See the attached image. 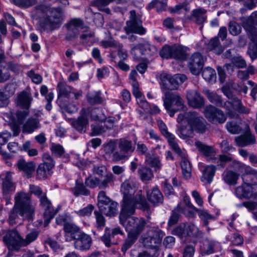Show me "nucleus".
<instances>
[{
	"label": "nucleus",
	"mask_w": 257,
	"mask_h": 257,
	"mask_svg": "<svg viewBox=\"0 0 257 257\" xmlns=\"http://www.w3.org/2000/svg\"><path fill=\"white\" fill-rule=\"evenodd\" d=\"M31 16L38 20L37 30L41 33H52L59 29L64 18V11L61 7H52L43 3L34 7Z\"/></svg>",
	"instance_id": "nucleus-1"
},
{
	"label": "nucleus",
	"mask_w": 257,
	"mask_h": 257,
	"mask_svg": "<svg viewBox=\"0 0 257 257\" xmlns=\"http://www.w3.org/2000/svg\"><path fill=\"white\" fill-rule=\"evenodd\" d=\"M120 190L123 195L121 209L138 206V207L142 208L144 211H150V205L142 196V190L136 192L135 184L133 181H124L121 184Z\"/></svg>",
	"instance_id": "nucleus-2"
},
{
	"label": "nucleus",
	"mask_w": 257,
	"mask_h": 257,
	"mask_svg": "<svg viewBox=\"0 0 257 257\" xmlns=\"http://www.w3.org/2000/svg\"><path fill=\"white\" fill-rule=\"evenodd\" d=\"M137 207H130L121 209L119 223L127 232L139 236L147 225V221L143 217H131L135 214Z\"/></svg>",
	"instance_id": "nucleus-3"
},
{
	"label": "nucleus",
	"mask_w": 257,
	"mask_h": 257,
	"mask_svg": "<svg viewBox=\"0 0 257 257\" xmlns=\"http://www.w3.org/2000/svg\"><path fill=\"white\" fill-rule=\"evenodd\" d=\"M242 26L250 40L247 53L251 59L257 57V29L253 24L257 25V11L253 12L247 18H240Z\"/></svg>",
	"instance_id": "nucleus-4"
},
{
	"label": "nucleus",
	"mask_w": 257,
	"mask_h": 257,
	"mask_svg": "<svg viewBox=\"0 0 257 257\" xmlns=\"http://www.w3.org/2000/svg\"><path fill=\"white\" fill-rule=\"evenodd\" d=\"M14 206L19 209V215L24 219H32L35 207L32 204L31 194L24 192H18L15 196Z\"/></svg>",
	"instance_id": "nucleus-5"
},
{
	"label": "nucleus",
	"mask_w": 257,
	"mask_h": 257,
	"mask_svg": "<svg viewBox=\"0 0 257 257\" xmlns=\"http://www.w3.org/2000/svg\"><path fill=\"white\" fill-rule=\"evenodd\" d=\"M184 120L188 124H190L194 132L202 134L207 130V121L196 111L186 112L179 114L177 118V122L181 123Z\"/></svg>",
	"instance_id": "nucleus-6"
},
{
	"label": "nucleus",
	"mask_w": 257,
	"mask_h": 257,
	"mask_svg": "<svg viewBox=\"0 0 257 257\" xmlns=\"http://www.w3.org/2000/svg\"><path fill=\"white\" fill-rule=\"evenodd\" d=\"M163 97V105L171 117H173L176 112L184 109L183 99L178 93L170 91H164Z\"/></svg>",
	"instance_id": "nucleus-7"
},
{
	"label": "nucleus",
	"mask_w": 257,
	"mask_h": 257,
	"mask_svg": "<svg viewBox=\"0 0 257 257\" xmlns=\"http://www.w3.org/2000/svg\"><path fill=\"white\" fill-rule=\"evenodd\" d=\"M164 236V232L159 227L153 226L142 235L140 241L144 246L153 248L162 242Z\"/></svg>",
	"instance_id": "nucleus-8"
},
{
	"label": "nucleus",
	"mask_w": 257,
	"mask_h": 257,
	"mask_svg": "<svg viewBox=\"0 0 257 257\" xmlns=\"http://www.w3.org/2000/svg\"><path fill=\"white\" fill-rule=\"evenodd\" d=\"M219 106L223 108L226 112V114L230 118H237L238 114L235 112L237 111L240 113H247L249 112L248 109L244 107L241 103V100L237 97H233L232 99L221 101V105Z\"/></svg>",
	"instance_id": "nucleus-9"
},
{
	"label": "nucleus",
	"mask_w": 257,
	"mask_h": 257,
	"mask_svg": "<svg viewBox=\"0 0 257 257\" xmlns=\"http://www.w3.org/2000/svg\"><path fill=\"white\" fill-rule=\"evenodd\" d=\"M117 146L118 151H115L112 155V160L115 162L127 159L135 150L132 142L125 138L117 140Z\"/></svg>",
	"instance_id": "nucleus-10"
},
{
	"label": "nucleus",
	"mask_w": 257,
	"mask_h": 257,
	"mask_svg": "<svg viewBox=\"0 0 257 257\" xmlns=\"http://www.w3.org/2000/svg\"><path fill=\"white\" fill-rule=\"evenodd\" d=\"M130 20L126 22L124 29L126 34L136 33L140 35L146 34V30L143 27V22L140 18L136 16V11H130Z\"/></svg>",
	"instance_id": "nucleus-11"
},
{
	"label": "nucleus",
	"mask_w": 257,
	"mask_h": 257,
	"mask_svg": "<svg viewBox=\"0 0 257 257\" xmlns=\"http://www.w3.org/2000/svg\"><path fill=\"white\" fill-rule=\"evenodd\" d=\"M3 241L9 250L18 251L22 246V237L15 229L8 230L3 237Z\"/></svg>",
	"instance_id": "nucleus-12"
},
{
	"label": "nucleus",
	"mask_w": 257,
	"mask_h": 257,
	"mask_svg": "<svg viewBox=\"0 0 257 257\" xmlns=\"http://www.w3.org/2000/svg\"><path fill=\"white\" fill-rule=\"evenodd\" d=\"M203 113L206 118L212 123H222L226 119L223 111L211 105L206 106Z\"/></svg>",
	"instance_id": "nucleus-13"
},
{
	"label": "nucleus",
	"mask_w": 257,
	"mask_h": 257,
	"mask_svg": "<svg viewBox=\"0 0 257 257\" xmlns=\"http://www.w3.org/2000/svg\"><path fill=\"white\" fill-rule=\"evenodd\" d=\"M157 52V48L153 45L148 43L139 44L134 46L131 50V53L137 59H141L142 55L151 56Z\"/></svg>",
	"instance_id": "nucleus-14"
},
{
	"label": "nucleus",
	"mask_w": 257,
	"mask_h": 257,
	"mask_svg": "<svg viewBox=\"0 0 257 257\" xmlns=\"http://www.w3.org/2000/svg\"><path fill=\"white\" fill-rule=\"evenodd\" d=\"M66 27L67 32L65 38L67 41L74 40L79 35L80 31L85 28L82 21L79 19L71 20Z\"/></svg>",
	"instance_id": "nucleus-15"
},
{
	"label": "nucleus",
	"mask_w": 257,
	"mask_h": 257,
	"mask_svg": "<svg viewBox=\"0 0 257 257\" xmlns=\"http://www.w3.org/2000/svg\"><path fill=\"white\" fill-rule=\"evenodd\" d=\"M39 200L41 205L45 209L44 212V225L45 227H46L57 213V210H55L52 207L50 201L48 199L46 196V193L41 197Z\"/></svg>",
	"instance_id": "nucleus-16"
},
{
	"label": "nucleus",
	"mask_w": 257,
	"mask_h": 257,
	"mask_svg": "<svg viewBox=\"0 0 257 257\" xmlns=\"http://www.w3.org/2000/svg\"><path fill=\"white\" fill-rule=\"evenodd\" d=\"M204 59L198 52L193 53L189 59L188 66L191 72L195 75L199 74L203 68Z\"/></svg>",
	"instance_id": "nucleus-17"
},
{
	"label": "nucleus",
	"mask_w": 257,
	"mask_h": 257,
	"mask_svg": "<svg viewBox=\"0 0 257 257\" xmlns=\"http://www.w3.org/2000/svg\"><path fill=\"white\" fill-rule=\"evenodd\" d=\"M243 135L237 137L235 138L236 145L239 147H245L253 145L256 143L255 136L250 132L248 124H244V129L242 131Z\"/></svg>",
	"instance_id": "nucleus-18"
},
{
	"label": "nucleus",
	"mask_w": 257,
	"mask_h": 257,
	"mask_svg": "<svg viewBox=\"0 0 257 257\" xmlns=\"http://www.w3.org/2000/svg\"><path fill=\"white\" fill-rule=\"evenodd\" d=\"M74 247L76 249L85 250L89 249L92 244L91 236L83 232H81L75 238Z\"/></svg>",
	"instance_id": "nucleus-19"
},
{
	"label": "nucleus",
	"mask_w": 257,
	"mask_h": 257,
	"mask_svg": "<svg viewBox=\"0 0 257 257\" xmlns=\"http://www.w3.org/2000/svg\"><path fill=\"white\" fill-rule=\"evenodd\" d=\"M88 118L86 113V110L83 108L81 110L80 115L71 122L72 125L78 132L84 133L86 132L88 125Z\"/></svg>",
	"instance_id": "nucleus-20"
},
{
	"label": "nucleus",
	"mask_w": 257,
	"mask_h": 257,
	"mask_svg": "<svg viewBox=\"0 0 257 257\" xmlns=\"http://www.w3.org/2000/svg\"><path fill=\"white\" fill-rule=\"evenodd\" d=\"M16 166L19 170L22 171L27 178L32 177L36 169V164L34 162H26L22 159L18 160Z\"/></svg>",
	"instance_id": "nucleus-21"
},
{
	"label": "nucleus",
	"mask_w": 257,
	"mask_h": 257,
	"mask_svg": "<svg viewBox=\"0 0 257 257\" xmlns=\"http://www.w3.org/2000/svg\"><path fill=\"white\" fill-rule=\"evenodd\" d=\"M186 97L189 105L193 108H200L202 107L204 104L203 98L197 91H188Z\"/></svg>",
	"instance_id": "nucleus-22"
},
{
	"label": "nucleus",
	"mask_w": 257,
	"mask_h": 257,
	"mask_svg": "<svg viewBox=\"0 0 257 257\" xmlns=\"http://www.w3.org/2000/svg\"><path fill=\"white\" fill-rule=\"evenodd\" d=\"M235 194L240 199H248L252 197L257 198V194L253 193L252 187L243 182L241 185L235 188Z\"/></svg>",
	"instance_id": "nucleus-23"
},
{
	"label": "nucleus",
	"mask_w": 257,
	"mask_h": 257,
	"mask_svg": "<svg viewBox=\"0 0 257 257\" xmlns=\"http://www.w3.org/2000/svg\"><path fill=\"white\" fill-rule=\"evenodd\" d=\"M202 173L200 180L202 182L210 184L213 179L216 171V167L214 165L202 166L200 168Z\"/></svg>",
	"instance_id": "nucleus-24"
},
{
	"label": "nucleus",
	"mask_w": 257,
	"mask_h": 257,
	"mask_svg": "<svg viewBox=\"0 0 257 257\" xmlns=\"http://www.w3.org/2000/svg\"><path fill=\"white\" fill-rule=\"evenodd\" d=\"M241 178L245 184H247L251 187L252 185H257V171L247 167L245 172L241 175Z\"/></svg>",
	"instance_id": "nucleus-25"
},
{
	"label": "nucleus",
	"mask_w": 257,
	"mask_h": 257,
	"mask_svg": "<svg viewBox=\"0 0 257 257\" xmlns=\"http://www.w3.org/2000/svg\"><path fill=\"white\" fill-rule=\"evenodd\" d=\"M244 124H248L241 120H231L228 121L225 124L227 131L231 134H238L244 129Z\"/></svg>",
	"instance_id": "nucleus-26"
},
{
	"label": "nucleus",
	"mask_w": 257,
	"mask_h": 257,
	"mask_svg": "<svg viewBox=\"0 0 257 257\" xmlns=\"http://www.w3.org/2000/svg\"><path fill=\"white\" fill-rule=\"evenodd\" d=\"M64 230L65 232V237L67 241L74 239L81 232L80 228L75 224L65 223L64 225Z\"/></svg>",
	"instance_id": "nucleus-27"
},
{
	"label": "nucleus",
	"mask_w": 257,
	"mask_h": 257,
	"mask_svg": "<svg viewBox=\"0 0 257 257\" xmlns=\"http://www.w3.org/2000/svg\"><path fill=\"white\" fill-rule=\"evenodd\" d=\"M16 187L12 181V176L10 172H7L2 183V193L6 196L15 191Z\"/></svg>",
	"instance_id": "nucleus-28"
},
{
	"label": "nucleus",
	"mask_w": 257,
	"mask_h": 257,
	"mask_svg": "<svg viewBox=\"0 0 257 257\" xmlns=\"http://www.w3.org/2000/svg\"><path fill=\"white\" fill-rule=\"evenodd\" d=\"M54 166L52 165L40 164L36 170V176L38 179H45L51 175V170Z\"/></svg>",
	"instance_id": "nucleus-29"
},
{
	"label": "nucleus",
	"mask_w": 257,
	"mask_h": 257,
	"mask_svg": "<svg viewBox=\"0 0 257 257\" xmlns=\"http://www.w3.org/2000/svg\"><path fill=\"white\" fill-rule=\"evenodd\" d=\"M10 76L9 68L6 67L5 56L3 54H0V83L8 80Z\"/></svg>",
	"instance_id": "nucleus-30"
},
{
	"label": "nucleus",
	"mask_w": 257,
	"mask_h": 257,
	"mask_svg": "<svg viewBox=\"0 0 257 257\" xmlns=\"http://www.w3.org/2000/svg\"><path fill=\"white\" fill-rule=\"evenodd\" d=\"M180 125L178 129V134L180 138L182 139H187L192 138L194 136V132L190 124H184L180 123Z\"/></svg>",
	"instance_id": "nucleus-31"
},
{
	"label": "nucleus",
	"mask_w": 257,
	"mask_h": 257,
	"mask_svg": "<svg viewBox=\"0 0 257 257\" xmlns=\"http://www.w3.org/2000/svg\"><path fill=\"white\" fill-rule=\"evenodd\" d=\"M189 49L182 45H174L173 58L184 60L189 55Z\"/></svg>",
	"instance_id": "nucleus-32"
},
{
	"label": "nucleus",
	"mask_w": 257,
	"mask_h": 257,
	"mask_svg": "<svg viewBox=\"0 0 257 257\" xmlns=\"http://www.w3.org/2000/svg\"><path fill=\"white\" fill-rule=\"evenodd\" d=\"M40 127L39 120L36 118H29L23 126V132L32 133Z\"/></svg>",
	"instance_id": "nucleus-33"
},
{
	"label": "nucleus",
	"mask_w": 257,
	"mask_h": 257,
	"mask_svg": "<svg viewBox=\"0 0 257 257\" xmlns=\"http://www.w3.org/2000/svg\"><path fill=\"white\" fill-rule=\"evenodd\" d=\"M216 242L213 240L205 239L201 246L200 253L202 256L213 253L215 250Z\"/></svg>",
	"instance_id": "nucleus-34"
},
{
	"label": "nucleus",
	"mask_w": 257,
	"mask_h": 257,
	"mask_svg": "<svg viewBox=\"0 0 257 257\" xmlns=\"http://www.w3.org/2000/svg\"><path fill=\"white\" fill-rule=\"evenodd\" d=\"M239 177V174L231 170H226L222 174L223 181L229 185H235Z\"/></svg>",
	"instance_id": "nucleus-35"
},
{
	"label": "nucleus",
	"mask_w": 257,
	"mask_h": 257,
	"mask_svg": "<svg viewBox=\"0 0 257 257\" xmlns=\"http://www.w3.org/2000/svg\"><path fill=\"white\" fill-rule=\"evenodd\" d=\"M147 198L154 204L162 203L163 200V195L157 188H154L151 192L147 191Z\"/></svg>",
	"instance_id": "nucleus-36"
},
{
	"label": "nucleus",
	"mask_w": 257,
	"mask_h": 257,
	"mask_svg": "<svg viewBox=\"0 0 257 257\" xmlns=\"http://www.w3.org/2000/svg\"><path fill=\"white\" fill-rule=\"evenodd\" d=\"M33 100L30 93L23 91L18 97V104L23 108L28 109Z\"/></svg>",
	"instance_id": "nucleus-37"
},
{
	"label": "nucleus",
	"mask_w": 257,
	"mask_h": 257,
	"mask_svg": "<svg viewBox=\"0 0 257 257\" xmlns=\"http://www.w3.org/2000/svg\"><path fill=\"white\" fill-rule=\"evenodd\" d=\"M195 145L205 156L207 157H210V159L213 160L211 158L214 157L215 155V152L213 147L206 145L199 141L195 142Z\"/></svg>",
	"instance_id": "nucleus-38"
},
{
	"label": "nucleus",
	"mask_w": 257,
	"mask_h": 257,
	"mask_svg": "<svg viewBox=\"0 0 257 257\" xmlns=\"http://www.w3.org/2000/svg\"><path fill=\"white\" fill-rule=\"evenodd\" d=\"M206 49L217 55L220 54L223 50L217 37L213 38L209 41L206 45Z\"/></svg>",
	"instance_id": "nucleus-39"
},
{
	"label": "nucleus",
	"mask_w": 257,
	"mask_h": 257,
	"mask_svg": "<svg viewBox=\"0 0 257 257\" xmlns=\"http://www.w3.org/2000/svg\"><path fill=\"white\" fill-rule=\"evenodd\" d=\"M73 194L76 197L79 195L88 196L90 191L84 185L83 183L78 180L76 181L75 186L72 189Z\"/></svg>",
	"instance_id": "nucleus-40"
},
{
	"label": "nucleus",
	"mask_w": 257,
	"mask_h": 257,
	"mask_svg": "<svg viewBox=\"0 0 257 257\" xmlns=\"http://www.w3.org/2000/svg\"><path fill=\"white\" fill-rule=\"evenodd\" d=\"M206 10L203 8H198L192 12V17L196 23L198 24H203L206 20L205 14Z\"/></svg>",
	"instance_id": "nucleus-41"
},
{
	"label": "nucleus",
	"mask_w": 257,
	"mask_h": 257,
	"mask_svg": "<svg viewBox=\"0 0 257 257\" xmlns=\"http://www.w3.org/2000/svg\"><path fill=\"white\" fill-rule=\"evenodd\" d=\"M202 75L203 78L209 83L213 84L216 82V72L214 69L210 67H205L203 69Z\"/></svg>",
	"instance_id": "nucleus-42"
},
{
	"label": "nucleus",
	"mask_w": 257,
	"mask_h": 257,
	"mask_svg": "<svg viewBox=\"0 0 257 257\" xmlns=\"http://www.w3.org/2000/svg\"><path fill=\"white\" fill-rule=\"evenodd\" d=\"M104 210H100L102 213L107 216L111 217L115 216L117 213L118 204L114 201H112L105 205Z\"/></svg>",
	"instance_id": "nucleus-43"
},
{
	"label": "nucleus",
	"mask_w": 257,
	"mask_h": 257,
	"mask_svg": "<svg viewBox=\"0 0 257 257\" xmlns=\"http://www.w3.org/2000/svg\"><path fill=\"white\" fill-rule=\"evenodd\" d=\"M57 89L59 97H64L68 98L70 96V94L73 92V88L72 87L61 82L58 84Z\"/></svg>",
	"instance_id": "nucleus-44"
},
{
	"label": "nucleus",
	"mask_w": 257,
	"mask_h": 257,
	"mask_svg": "<svg viewBox=\"0 0 257 257\" xmlns=\"http://www.w3.org/2000/svg\"><path fill=\"white\" fill-rule=\"evenodd\" d=\"M101 95V93L100 91L89 92L87 95V101L92 105L101 103L103 101Z\"/></svg>",
	"instance_id": "nucleus-45"
},
{
	"label": "nucleus",
	"mask_w": 257,
	"mask_h": 257,
	"mask_svg": "<svg viewBox=\"0 0 257 257\" xmlns=\"http://www.w3.org/2000/svg\"><path fill=\"white\" fill-rule=\"evenodd\" d=\"M180 165L184 177L186 179L190 178L191 175V167L189 161L186 158L182 156Z\"/></svg>",
	"instance_id": "nucleus-46"
},
{
	"label": "nucleus",
	"mask_w": 257,
	"mask_h": 257,
	"mask_svg": "<svg viewBox=\"0 0 257 257\" xmlns=\"http://www.w3.org/2000/svg\"><path fill=\"white\" fill-rule=\"evenodd\" d=\"M204 92L208 100L211 103H214L218 106L221 105V101L222 100L221 97L218 95L216 92L208 89L204 90Z\"/></svg>",
	"instance_id": "nucleus-47"
},
{
	"label": "nucleus",
	"mask_w": 257,
	"mask_h": 257,
	"mask_svg": "<svg viewBox=\"0 0 257 257\" xmlns=\"http://www.w3.org/2000/svg\"><path fill=\"white\" fill-rule=\"evenodd\" d=\"M138 237V235L130 232H127V237L124 241V242L121 247V250L125 253L126 250L137 241Z\"/></svg>",
	"instance_id": "nucleus-48"
},
{
	"label": "nucleus",
	"mask_w": 257,
	"mask_h": 257,
	"mask_svg": "<svg viewBox=\"0 0 257 257\" xmlns=\"http://www.w3.org/2000/svg\"><path fill=\"white\" fill-rule=\"evenodd\" d=\"M167 2L165 0H153L149 4L148 8L151 9L156 7L158 12L165 11L167 6Z\"/></svg>",
	"instance_id": "nucleus-49"
},
{
	"label": "nucleus",
	"mask_w": 257,
	"mask_h": 257,
	"mask_svg": "<svg viewBox=\"0 0 257 257\" xmlns=\"http://www.w3.org/2000/svg\"><path fill=\"white\" fill-rule=\"evenodd\" d=\"M98 206L99 210H104L105 208L104 207L105 205L108 204V203H110L112 201H111L110 198L106 196L105 193L103 191H101L99 192L98 196Z\"/></svg>",
	"instance_id": "nucleus-50"
},
{
	"label": "nucleus",
	"mask_w": 257,
	"mask_h": 257,
	"mask_svg": "<svg viewBox=\"0 0 257 257\" xmlns=\"http://www.w3.org/2000/svg\"><path fill=\"white\" fill-rule=\"evenodd\" d=\"M138 174L143 181H148L151 180L153 177V174L152 170L146 167H142L138 170Z\"/></svg>",
	"instance_id": "nucleus-51"
},
{
	"label": "nucleus",
	"mask_w": 257,
	"mask_h": 257,
	"mask_svg": "<svg viewBox=\"0 0 257 257\" xmlns=\"http://www.w3.org/2000/svg\"><path fill=\"white\" fill-rule=\"evenodd\" d=\"M160 84L161 85V89L163 91L164 90L167 91L169 88V85L170 83V79L171 75L169 74L162 72L160 75Z\"/></svg>",
	"instance_id": "nucleus-52"
},
{
	"label": "nucleus",
	"mask_w": 257,
	"mask_h": 257,
	"mask_svg": "<svg viewBox=\"0 0 257 257\" xmlns=\"http://www.w3.org/2000/svg\"><path fill=\"white\" fill-rule=\"evenodd\" d=\"M146 163L147 165L153 168L156 172L159 171L161 169L162 164L158 157L149 158L146 159Z\"/></svg>",
	"instance_id": "nucleus-53"
},
{
	"label": "nucleus",
	"mask_w": 257,
	"mask_h": 257,
	"mask_svg": "<svg viewBox=\"0 0 257 257\" xmlns=\"http://www.w3.org/2000/svg\"><path fill=\"white\" fill-rule=\"evenodd\" d=\"M214 160V163H216L217 166L224 168L226 163L232 161V157L231 156H227L224 154L220 155L218 159L215 157L212 158Z\"/></svg>",
	"instance_id": "nucleus-54"
},
{
	"label": "nucleus",
	"mask_w": 257,
	"mask_h": 257,
	"mask_svg": "<svg viewBox=\"0 0 257 257\" xmlns=\"http://www.w3.org/2000/svg\"><path fill=\"white\" fill-rule=\"evenodd\" d=\"M195 211L198 213L200 219L203 220L205 226L208 225V220L214 219V217L210 214L206 210L195 208Z\"/></svg>",
	"instance_id": "nucleus-55"
},
{
	"label": "nucleus",
	"mask_w": 257,
	"mask_h": 257,
	"mask_svg": "<svg viewBox=\"0 0 257 257\" xmlns=\"http://www.w3.org/2000/svg\"><path fill=\"white\" fill-rule=\"evenodd\" d=\"M174 45L172 46L165 45L160 52L161 57L165 59L173 58Z\"/></svg>",
	"instance_id": "nucleus-56"
},
{
	"label": "nucleus",
	"mask_w": 257,
	"mask_h": 257,
	"mask_svg": "<svg viewBox=\"0 0 257 257\" xmlns=\"http://www.w3.org/2000/svg\"><path fill=\"white\" fill-rule=\"evenodd\" d=\"M177 209L179 210L185 216L188 218H195L196 211L192 208L184 207L182 203H179L177 205Z\"/></svg>",
	"instance_id": "nucleus-57"
},
{
	"label": "nucleus",
	"mask_w": 257,
	"mask_h": 257,
	"mask_svg": "<svg viewBox=\"0 0 257 257\" xmlns=\"http://www.w3.org/2000/svg\"><path fill=\"white\" fill-rule=\"evenodd\" d=\"M94 33L92 31L83 30L80 35V39L83 43L90 45L94 40Z\"/></svg>",
	"instance_id": "nucleus-58"
},
{
	"label": "nucleus",
	"mask_w": 257,
	"mask_h": 257,
	"mask_svg": "<svg viewBox=\"0 0 257 257\" xmlns=\"http://www.w3.org/2000/svg\"><path fill=\"white\" fill-rule=\"evenodd\" d=\"M228 27L229 33L233 36H237L241 32V26L235 21H230Z\"/></svg>",
	"instance_id": "nucleus-59"
},
{
	"label": "nucleus",
	"mask_w": 257,
	"mask_h": 257,
	"mask_svg": "<svg viewBox=\"0 0 257 257\" xmlns=\"http://www.w3.org/2000/svg\"><path fill=\"white\" fill-rule=\"evenodd\" d=\"M52 154L56 157H61L65 153V150L62 146L60 144L52 143L50 147Z\"/></svg>",
	"instance_id": "nucleus-60"
},
{
	"label": "nucleus",
	"mask_w": 257,
	"mask_h": 257,
	"mask_svg": "<svg viewBox=\"0 0 257 257\" xmlns=\"http://www.w3.org/2000/svg\"><path fill=\"white\" fill-rule=\"evenodd\" d=\"M186 236H193L198 234V229L193 223H185Z\"/></svg>",
	"instance_id": "nucleus-61"
},
{
	"label": "nucleus",
	"mask_w": 257,
	"mask_h": 257,
	"mask_svg": "<svg viewBox=\"0 0 257 257\" xmlns=\"http://www.w3.org/2000/svg\"><path fill=\"white\" fill-rule=\"evenodd\" d=\"M39 232L37 231H32L28 233L25 239L22 238V246H27L35 241L37 238Z\"/></svg>",
	"instance_id": "nucleus-62"
},
{
	"label": "nucleus",
	"mask_w": 257,
	"mask_h": 257,
	"mask_svg": "<svg viewBox=\"0 0 257 257\" xmlns=\"http://www.w3.org/2000/svg\"><path fill=\"white\" fill-rule=\"evenodd\" d=\"M113 237L111 235L110 229L106 228L103 235L101 237V240L107 247L111 246L112 242V238Z\"/></svg>",
	"instance_id": "nucleus-63"
},
{
	"label": "nucleus",
	"mask_w": 257,
	"mask_h": 257,
	"mask_svg": "<svg viewBox=\"0 0 257 257\" xmlns=\"http://www.w3.org/2000/svg\"><path fill=\"white\" fill-rule=\"evenodd\" d=\"M100 210L99 211H95L94 212L97 228L102 229L105 225V219Z\"/></svg>",
	"instance_id": "nucleus-64"
}]
</instances>
